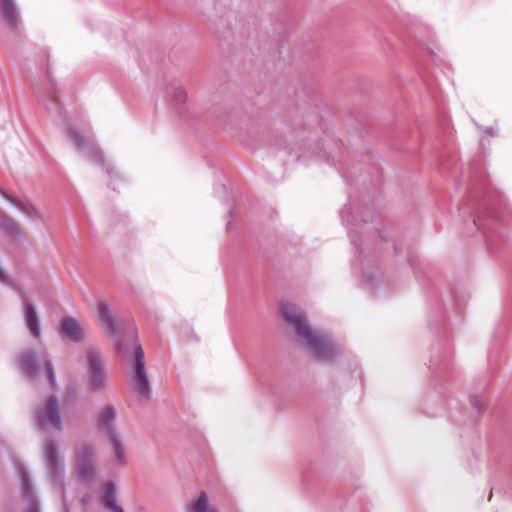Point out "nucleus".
Segmentation results:
<instances>
[{
    "instance_id": "f3484780",
    "label": "nucleus",
    "mask_w": 512,
    "mask_h": 512,
    "mask_svg": "<svg viewBox=\"0 0 512 512\" xmlns=\"http://www.w3.org/2000/svg\"><path fill=\"white\" fill-rule=\"evenodd\" d=\"M187 512H218L210 505L208 495L202 491L196 499L191 500L186 506Z\"/></svg>"
},
{
    "instance_id": "6ab92c4d",
    "label": "nucleus",
    "mask_w": 512,
    "mask_h": 512,
    "mask_svg": "<svg viewBox=\"0 0 512 512\" xmlns=\"http://www.w3.org/2000/svg\"><path fill=\"white\" fill-rule=\"evenodd\" d=\"M0 228L12 236H17L20 233L16 222L5 214H0Z\"/></svg>"
},
{
    "instance_id": "9d476101",
    "label": "nucleus",
    "mask_w": 512,
    "mask_h": 512,
    "mask_svg": "<svg viewBox=\"0 0 512 512\" xmlns=\"http://www.w3.org/2000/svg\"><path fill=\"white\" fill-rule=\"evenodd\" d=\"M461 216L469 214L472 218L473 225L483 234H487L492 230V226L496 222V216L492 211H475L470 206H464L460 209Z\"/></svg>"
},
{
    "instance_id": "dca6fc26",
    "label": "nucleus",
    "mask_w": 512,
    "mask_h": 512,
    "mask_svg": "<svg viewBox=\"0 0 512 512\" xmlns=\"http://www.w3.org/2000/svg\"><path fill=\"white\" fill-rule=\"evenodd\" d=\"M26 326L33 337L38 338L41 334L39 318L35 308L29 301L24 302Z\"/></svg>"
},
{
    "instance_id": "5701e85b",
    "label": "nucleus",
    "mask_w": 512,
    "mask_h": 512,
    "mask_svg": "<svg viewBox=\"0 0 512 512\" xmlns=\"http://www.w3.org/2000/svg\"><path fill=\"white\" fill-rule=\"evenodd\" d=\"M346 213H350L349 211V208H344L343 211H342V218L343 220L348 224L350 225L349 227H351L353 224L350 222V219L348 217H346Z\"/></svg>"
},
{
    "instance_id": "2eb2a0df",
    "label": "nucleus",
    "mask_w": 512,
    "mask_h": 512,
    "mask_svg": "<svg viewBox=\"0 0 512 512\" xmlns=\"http://www.w3.org/2000/svg\"><path fill=\"white\" fill-rule=\"evenodd\" d=\"M116 484L107 482L100 495L102 505L112 512H124V510L116 503Z\"/></svg>"
},
{
    "instance_id": "0eeeda50",
    "label": "nucleus",
    "mask_w": 512,
    "mask_h": 512,
    "mask_svg": "<svg viewBox=\"0 0 512 512\" xmlns=\"http://www.w3.org/2000/svg\"><path fill=\"white\" fill-rule=\"evenodd\" d=\"M134 370L132 378L133 391L140 399L147 400L150 397L151 387L145 371L144 351L140 345L135 348Z\"/></svg>"
},
{
    "instance_id": "9b49d317",
    "label": "nucleus",
    "mask_w": 512,
    "mask_h": 512,
    "mask_svg": "<svg viewBox=\"0 0 512 512\" xmlns=\"http://www.w3.org/2000/svg\"><path fill=\"white\" fill-rule=\"evenodd\" d=\"M0 16L12 31H17L21 26V17L15 0H0Z\"/></svg>"
},
{
    "instance_id": "ddd939ff",
    "label": "nucleus",
    "mask_w": 512,
    "mask_h": 512,
    "mask_svg": "<svg viewBox=\"0 0 512 512\" xmlns=\"http://www.w3.org/2000/svg\"><path fill=\"white\" fill-rule=\"evenodd\" d=\"M59 332L72 342H79L84 337L79 321L70 316L61 318Z\"/></svg>"
},
{
    "instance_id": "f03ea898",
    "label": "nucleus",
    "mask_w": 512,
    "mask_h": 512,
    "mask_svg": "<svg viewBox=\"0 0 512 512\" xmlns=\"http://www.w3.org/2000/svg\"><path fill=\"white\" fill-rule=\"evenodd\" d=\"M116 410L113 406L107 405L97 414L96 427L98 432L105 436L112 450L113 462L118 467L127 464L126 450L120 434L115 428Z\"/></svg>"
},
{
    "instance_id": "b1692460",
    "label": "nucleus",
    "mask_w": 512,
    "mask_h": 512,
    "mask_svg": "<svg viewBox=\"0 0 512 512\" xmlns=\"http://www.w3.org/2000/svg\"><path fill=\"white\" fill-rule=\"evenodd\" d=\"M0 282L6 283V275L1 268H0Z\"/></svg>"
},
{
    "instance_id": "4468645a",
    "label": "nucleus",
    "mask_w": 512,
    "mask_h": 512,
    "mask_svg": "<svg viewBox=\"0 0 512 512\" xmlns=\"http://www.w3.org/2000/svg\"><path fill=\"white\" fill-rule=\"evenodd\" d=\"M97 315L101 325L106 329L109 334H116L119 332V323L111 314L107 302L100 301L97 305Z\"/></svg>"
},
{
    "instance_id": "bb28decb",
    "label": "nucleus",
    "mask_w": 512,
    "mask_h": 512,
    "mask_svg": "<svg viewBox=\"0 0 512 512\" xmlns=\"http://www.w3.org/2000/svg\"><path fill=\"white\" fill-rule=\"evenodd\" d=\"M486 133H487V135H489V136H493V132H492V129H491V128L487 129V130H486Z\"/></svg>"
},
{
    "instance_id": "f8f14e48",
    "label": "nucleus",
    "mask_w": 512,
    "mask_h": 512,
    "mask_svg": "<svg viewBox=\"0 0 512 512\" xmlns=\"http://www.w3.org/2000/svg\"><path fill=\"white\" fill-rule=\"evenodd\" d=\"M21 481L22 496L26 502V512H39V504L32 489L28 472L23 467H18Z\"/></svg>"
},
{
    "instance_id": "4be33fe9",
    "label": "nucleus",
    "mask_w": 512,
    "mask_h": 512,
    "mask_svg": "<svg viewBox=\"0 0 512 512\" xmlns=\"http://www.w3.org/2000/svg\"><path fill=\"white\" fill-rule=\"evenodd\" d=\"M172 97L176 102L183 103L187 98V93L183 88L177 87L173 90Z\"/></svg>"
},
{
    "instance_id": "7ed1b4c3",
    "label": "nucleus",
    "mask_w": 512,
    "mask_h": 512,
    "mask_svg": "<svg viewBox=\"0 0 512 512\" xmlns=\"http://www.w3.org/2000/svg\"><path fill=\"white\" fill-rule=\"evenodd\" d=\"M87 388L97 393L108 388V374L105 368L102 354L95 348H89L86 352Z\"/></svg>"
},
{
    "instance_id": "423d86ee",
    "label": "nucleus",
    "mask_w": 512,
    "mask_h": 512,
    "mask_svg": "<svg viewBox=\"0 0 512 512\" xmlns=\"http://www.w3.org/2000/svg\"><path fill=\"white\" fill-rule=\"evenodd\" d=\"M96 446L92 442H81L75 448V468L83 481H89L95 473Z\"/></svg>"
},
{
    "instance_id": "f257e3e1",
    "label": "nucleus",
    "mask_w": 512,
    "mask_h": 512,
    "mask_svg": "<svg viewBox=\"0 0 512 512\" xmlns=\"http://www.w3.org/2000/svg\"><path fill=\"white\" fill-rule=\"evenodd\" d=\"M280 311L283 320L290 325L297 338L318 360L327 361L341 352V346L327 335L310 328L304 312L289 302H282Z\"/></svg>"
},
{
    "instance_id": "a878e982",
    "label": "nucleus",
    "mask_w": 512,
    "mask_h": 512,
    "mask_svg": "<svg viewBox=\"0 0 512 512\" xmlns=\"http://www.w3.org/2000/svg\"><path fill=\"white\" fill-rule=\"evenodd\" d=\"M81 501H82L83 505H86L88 503V501H89V498L88 497H83Z\"/></svg>"
},
{
    "instance_id": "6e6552de",
    "label": "nucleus",
    "mask_w": 512,
    "mask_h": 512,
    "mask_svg": "<svg viewBox=\"0 0 512 512\" xmlns=\"http://www.w3.org/2000/svg\"><path fill=\"white\" fill-rule=\"evenodd\" d=\"M20 367L22 371L31 378H35L39 371L43 370L51 387H55L54 369L48 359L43 358L41 361H38L31 351H27L20 355Z\"/></svg>"
},
{
    "instance_id": "20e7f679",
    "label": "nucleus",
    "mask_w": 512,
    "mask_h": 512,
    "mask_svg": "<svg viewBox=\"0 0 512 512\" xmlns=\"http://www.w3.org/2000/svg\"><path fill=\"white\" fill-rule=\"evenodd\" d=\"M33 418L37 429L42 432L49 430L62 431L63 421L58 398L52 395L45 403L36 407Z\"/></svg>"
},
{
    "instance_id": "c85d7f7f",
    "label": "nucleus",
    "mask_w": 512,
    "mask_h": 512,
    "mask_svg": "<svg viewBox=\"0 0 512 512\" xmlns=\"http://www.w3.org/2000/svg\"><path fill=\"white\" fill-rule=\"evenodd\" d=\"M352 243H353L355 246H357V247H358V246H360V244H359V243H357V242H356V240H354V239H352Z\"/></svg>"
},
{
    "instance_id": "aec40b11",
    "label": "nucleus",
    "mask_w": 512,
    "mask_h": 512,
    "mask_svg": "<svg viewBox=\"0 0 512 512\" xmlns=\"http://www.w3.org/2000/svg\"><path fill=\"white\" fill-rule=\"evenodd\" d=\"M10 202L19 208L24 214L30 216L31 212H36L35 208L30 203H24L7 194L4 195Z\"/></svg>"
},
{
    "instance_id": "1a4fd4ad",
    "label": "nucleus",
    "mask_w": 512,
    "mask_h": 512,
    "mask_svg": "<svg viewBox=\"0 0 512 512\" xmlns=\"http://www.w3.org/2000/svg\"><path fill=\"white\" fill-rule=\"evenodd\" d=\"M67 134L79 150H83L87 153L89 160L97 164L103 163V154L95 144L92 134H81L79 130L73 126L67 127Z\"/></svg>"
},
{
    "instance_id": "a211bd4d",
    "label": "nucleus",
    "mask_w": 512,
    "mask_h": 512,
    "mask_svg": "<svg viewBox=\"0 0 512 512\" xmlns=\"http://www.w3.org/2000/svg\"><path fill=\"white\" fill-rule=\"evenodd\" d=\"M45 109L50 115H60L61 105L59 102L58 94L53 85L50 87L49 97L45 100Z\"/></svg>"
},
{
    "instance_id": "412c9836",
    "label": "nucleus",
    "mask_w": 512,
    "mask_h": 512,
    "mask_svg": "<svg viewBox=\"0 0 512 512\" xmlns=\"http://www.w3.org/2000/svg\"><path fill=\"white\" fill-rule=\"evenodd\" d=\"M470 403L473 406V408L480 412L485 404V398L483 395H471Z\"/></svg>"
},
{
    "instance_id": "c756f323",
    "label": "nucleus",
    "mask_w": 512,
    "mask_h": 512,
    "mask_svg": "<svg viewBox=\"0 0 512 512\" xmlns=\"http://www.w3.org/2000/svg\"><path fill=\"white\" fill-rule=\"evenodd\" d=\"M65 512H67V511H65Z\"/></svg>"
},
{
    "instance_id": "cd10ccee",
    "label": "nucleus",
    "mask_w": 512,
    "mask_h": 512,
    "mask_svg": "<svg viewBox=\"0 0 512 512\" xmlns=\"http://www.w3.org/2000/svg\"><path fill=\"white\" fill-rule=\"evenodd\" d=\"M349 229V232L352 234L353 232L354 233H357V230H353L352 226L348 228Z\"/></svg>"
},
{
    "instance_id": "39448f33",
    "label": "nucleus",
    "mask_w": 512,
    "mask_h": 512,
    "mask_svg": "<svg viewBox=\"0 0 512 512\" xmlns=\"http://www.w3.org/2000/svg\"><path fill=\"white\" fill-rule=\"evenodd\" d=\"M43 456L49 481L61 490L63 495V480L65 474L64 460L60 455L58 443L47 438L43 443Z\"/></svg>"
},
{
    "instance_id": "393cba45",
    "label": "nucleus",
    "mask_w": 512,
    "mask_h": 512,
    "mask_svg": "<svg viewBox=\"0 0 512 512\" xmlns=\"http://www.w3.org/2000/svg\"><path fill=\"white\" fill-rule=\"evenodd\" d=\"M373 236H377L379 238H382L380 232L378 230H376V229H374V231H373Z\"/></svg>"
}]
</instances>
